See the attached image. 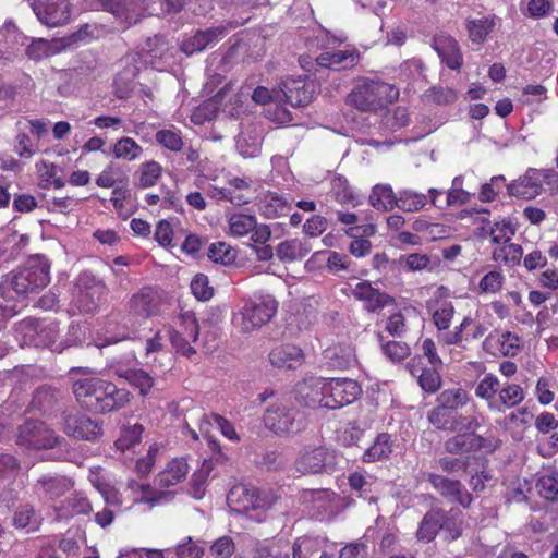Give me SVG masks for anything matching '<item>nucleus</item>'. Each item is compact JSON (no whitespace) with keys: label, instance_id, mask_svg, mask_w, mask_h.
<instances>
[{"label":"nucleus","instance_id":"423d86ee","mask_svg":"<svg viewBox=\"0 0 558 558\" xmlns=\"http://www.w3.org/2000/svg\"><path fill=\"white\" fill-rule=\"evenodd\" d=\"M544 186L558 192V172L554 169L529 168L523 175L507 185L509 195L521 199H533L541 195Z\"/></svg>","mask_w":558,"mask_h":558},{"label":"nucleus","instance_id":"f8f14e48","mask_svg":"<svg viewBox=\"0 0 558 558\" xmlns=\"http://www.w3.org/2000/svg\"><path fill=\"white\" fill-rule=\"evenodd\" d=\"M335 458L325 446H305L298 452L294 466L302 475L328 473L333 470Z\"/></svg>","mask_w":558,"mask_h":558},{"label":"nucleus","instance_id":"4c0bfd02","mask_svg":"<svg viewBox=\"0 0 558 558\" xmlns=\"http://www.w3.org/2000/svg\"><path fill=\"white\" fill-rule=\"evenodd\" d=\"M257 206L260 215L267 219L286 216L291 209L290 203L283 196L272 192L267 193Z\"/></svg>","mask_w":558,"mask_h":558},{"label":"nucleus","instance_id":"bf43d9fd","mask_svg":"<svg viewBox=\"0 0 558 558\" xmlns=\"http://www.w3.org/2000/svg\"><path fill=\"white\" fill-rule=\"evenodd\" d=\"M329 366L337 369H348L355 362V354L350 345H338L328 351Z\"/></svg>","mask_w":558,"mask_h":558},{"label":"nucleus","instance_id":"680f3d73","mask_svg":"<svg viewBox=\"0 0 558 558\" xmlns=\"http://www.w3.org/2000/svg\"><path fill=\"white\" fill-rule=\"evenodd\" d=\"M378 340L384 355L391 362L399 363L410 356L411 350L405 342L395 340L384 342L381 335H378Z\"/></svg>","mask_w":558,"mask_h":558},{"label":"nucleus","instance_id":"69168bd1","mask_svg":"<svg viewBox=\"0 0 558 558\" xmlns=\"http://www.w3.org/2000/svg\"><path fill=\"white\" fill-rule=\"evenodd\" d=\"M36 167L40 174L41 186L44 189L52 186L59 190L64 187L65 182L62 178L57 175L58 169L54 163L41 160L36 165Z\"/></svg>","mask_w":558,"mask_h":558},{"label":"nucleus","instance_id":"c756f323","mask_svg":"<svg viewBox=\"0 0 558 558\" xmlns=\"http://www.w3.org/2000/svg\"><path fill=\"white\" fill-rule=\"evenodd\" d=\"M442 508L435 507L428 510L418 522L415 538L420 543H432L441 531Z\"/></svg>","mask_w":558,"mask_h":558},{"label":"nucleus","instance_id":"f3484780","mask_svg":"<svg viewBox=\"0 0 558 558\" xmlns=\"http://www.w3.org/2000/svg\"><path fill=\"white\" fill-rule=\"evenodd\" d=\"M31 5L40 23L50 28L62 26L71 19L69 0H33Z\"/></svg>","mask_w":558,"mask_h":558},{"label":"nucleus","instance_id":"b1692460","mask_svg":"<svg viewBox=\"0 0 558 558\" xmlns=\"http://www.w3.org/2000/svg\"><path fill=\"white\" fill-rule=\"evenodd\" d=\"M445 450L450 454L476 452L482 449L493 450L492 444L483 436L472 433L457 434L445 441Z\"/></svg>","mask_w":558,"mask_h":558},{"label":"nucleus","instance_id":"13d9d810","mask_svg":"<svg viewBox=\"0 0 558 558\" xmlns=\"http://www.w3.org/2000/svg\"><path fill=\"white\" fill-rule=\"evenodd\" d=\"M126 181L121 167L114 162H109L96 178L97 186L102 189H111L119 183H126Z\"/></svg>","mask_w":558,"mask_h":558},{"label":"nucleus","instance_id":"473e14b6","mask_svg":"<svg viewBox=\"0 0 558 558\" xmlns=\"http://www.w3.org/2000/svg\"><path fill=\"white\" fill-rule=\"evenodd\" d=\"M434 48L441 61L451 70H460L463 57L458 41L452 37H441L435 40Z\"/></svg>","mask_w":558,"mask_h":558},{"label":"nucleus","instance_id":"f704fd0d","mask_svg":"<svg viewBox=\"0 0 558 558\" xmlns=\"http://www.w3.org/2000/svg\"><path fill=\"white\" fill-rule=\"evenodd\" d=\"M59 519H69L75 515H87L93 511V506L86 496L76 493L60 506H54Z\"/></svg>","mask_w":558,"mask_h":558},{"label":"nucleus","instance_id":"2f4dec72","mask_svg":"<svg viewBox=\"0 0 558 558\" xmlns=\"http://www.w3.org/2000/svg\"><path fill=\"white\" fill-rule=\"evenodd\" d=\"M94 2L104 11L112 13L129 23L133 19L136 21L135 17L140 15V11L143 9L142 0H94Z\"/></svg>","mask_w":558,"mask_h":558},{"label":"nucleus","instance_id":"6ab92c4d","mask_svg":"<svg viewBox=\"0 0 558 558\" xmlns=\"http://www.w3.org/2000/svg\"><path fill=\"white\" fill-rule=\"evenodd\" d=\"M327 378L308 377L294 386V397L298 403L305 408H325Z\"/></svg>","mask_w":558,"mask_h":558},{"label":"nucleus","instance_id":"864d4df0","mask_svg":"<svg viewBox=\"0 0 558 558\" xmlns=\"http://www.w3.org/2000/svg\"><path fill=\"white\" fill-rule=\"evenodd\" d=\"M517 232V227L509 218L495 221L488 230L490 243L493 245L510 242Z\"/></svg>","mask_w":558,"mask_h":558},{"label":"nucleus","instance_id":"1a4fd4ad","mask_svg":"<svg viewBox=\"0 0 558 558\" xmlns=\"http://www.w3.org/2000/svg\"><path fill=\"white\" fill-rule=\"evenodd\" d=\"M278 496L271 488H257L254 486H235L228 497V504L236 512L247 513L252 510H266L271 508Z\"/></svg>","mask_w":558,"mask_h":558},{"label":"nucleus","instance_id":"a18cd8bd","mask_svg":"<svg viewBox=\"0 0 558 558\" xmlns=\"http://www.w3.org/2000/svg\"><path fill=\"white\" fill-rule=\"evenodd\" d=\"M143 147L132 137L118 138L111 147V154L116 159L134 161L142 157Z\"/></svg>","mask_w":558,"mask_h":558},{"label":"nucleus","instance_id":"4468645a","mask_svg":"<svg viewBox=\"0 0 558 558\" xmlns=\"http://www.w3.org/2000/svg\"><path fill=\"white\" fill-rule=\"evenodd\" d=\"M24 343L36 348H52L59 338V323L29 318L20 324Z\"/></svg>","mask_w":558,"mask_h":558},{"label":"nucleus","instance_id":"79ce46f5","mask_svg":"<svg viewBox=\"0 0 558 558\" xmlns=\"http://www.w3.org/2000/svg\"><path fill=\"white\" fill-rule=\"evenodd\" d=\"M398 194L389 184H376L369 194V204L377 210L390 211L397 207Z\"/></svg>","mask_w":558,"mask_h":558},{"label":"nucleus","instance_id":"a211bd4d","mask_svg":"<svg viewBox=\"0 0 558 558\" xmlns=\"http://www.w3.org/2000/svg\"><path fill=\"white\" fill-rule=\"evenodd\" d=\"M488 327L470 315L464 316L461 323L454 327L453 331L445 332L439 336V341L446 345H457L465 348L464 342L470 343L485 336Z\"/></svg>","mask_w":558,"mask_h":558},{"label":"nucleus","instance_id":"9d476101","mask_svg":"<svg viewBox=\"0 0 558 558\" xmlns=\"http://www.w3.org/2000/svg\"><path fill=\"white\" fill-rule=\"evenodd\" d=\"M59 441L60 437L43 421L27 420L17 428L16 444L26 449H51Z\"/></svg>","mask_w":558,"mask_h":558},{"label":"nucleus","instance_id":"774afa93","mask_svg":"<svg viewBox=\"0 0 558 558\" xmlns=\"http://www.w3.org/2000/svg\"><path fill=\"white\" fill-rule=\"evenodd\" d=\"M207 256L211 262L227 266L234 263L236 254L228 243L216 242L209 246Z\"/></svg>","mask_w":558,"mask_h":558},{"label":"nucleus","instance_id":"4be33fe9","mask_svg":"<svg viewBox=\"0 0 558 558\" xmlns=\"http://www.w3.org/2000/svg\"><path fill=\"white\" fill-rule=\"evenodd\" d=\"M427 421L436 429L446 432H456L460 424H463L468 430H476L481 426L475 416L464 417L445 409L438 403L428 412Z\"/></svg>","mask_w":558,"mask_h":558},{"label":"nucleus","instance_id":"9b49d317","mask_svg":"<svg viewBox=\"0 0 558 558\" xmlns=\"http://www.w3.org/2000/svg\"><path fill=\"white\" fill-rule=\"evenodd\" d=\"M62 430L73 439L95 442L102 436V423L70 409L62 413Z\"/></svg>","mask_w":558,"mask_h":558},{"label":"nucleus","instance_id":"c85d7f7f","mask_svg":"<svg viewBox=\"0 0 558 558\" xmlns=\"http://www.w3.org/2000/svg\"><path fill=\"white\" fill-rule=\"evenodd\" d=\"M484 348L487 351L494 349V354L513 357L519 353L520 338L510 331H494L485 338Z\"/></svg>","mask_w":558,"mask_h":558},{"label":"nucleus","instance_id":"bb28decb","mask_svg":"<svg viewBox=\"0 0 558 558\" xmlns=\"http://www.w3.org/2000/svg\"><path fill=\"white\" fill-rule=\"evenodd\" d=\"M60 401L59 390L50 386H40L33 395L29 410L45 416H51L60 410Z\"/></svg>","mask_w":558,"mask_h":558},{"label":"nucleus","instance_id":"6e6d98bb","mask_svg":"<svg viewBox=\"0 0 558 558\" xmlns=\"http://www.w3.org/2000/svg\"><path fill=\"white\" fill-rule=\"evenodd\" d=\"M331 193L339 204H357V196L352 190L348 179L343 175H337L331 180Z\"/></svg>","mask_w":558,"mask_h":558},{"label":"nucleus","instance_id":"a878e982","mask_svg":"<svg viewBox=\"0 0 558 558\" xmlns=\"http://www.w3.org/2000/svg\"><path fill=\"white\" fill-rule=\"evenodd\" d=\"M72 487L73 482L63 475H43L34 485L36 494L51 501L64 496Z\"/></svg>","mask_w":558,"mask_h":558},{"label":"nucleus","instance_id":"de8ad7c7","mask_svg":"<svg viewBox=\"0 0 558 558\" xmlns=\"http://www.w3.org/2000/svg\"><path fill=\"white\" fill-rule=\"evenodd\" d=\"M471 401V397L463 388H450L442 390L436 398V403L453 413Z\"/></svg>","mask_w":558,"mask_h":558},{"label":"nucleus","instance_id":"5701e85b","mask_svg":"<svg viewBox=\"0 0 558 558\" xmlns=\"http://www.w3.org/2000/svg\"><path fill=\"white\" fill-rule=\"evenodd\" d=\"M317 84L305 77H288L282 82V93L288 104L293 107L307 106L316 94Z\"/></svg>","mask_w":558,"mask_h":558},{"label":"nucleus","instance_id":"3c124183","mask_svg":"<svg viewBox=\"0 0 558 558\" xmlns=\"http://www.w3.org/2000/svg\"><path fill=\"white\" fill-rule=\"evenodd\" d=\"M500 385L501 384L498 377L492 373H488L482 379H480L475 386V396L478 399L486 401L489 411L490 403H494L497 398Z\"/></svg>","mask_w":558,"mask_h":558},{"label":"nucleus","instance_id":"58836bf2","mask_svg":"<svg viewBox=\"0 0 558 558\" xmlns=\"http://www.w3.org/2000/svg\"><path fill=\"white\" fill-rule=\"evenodd\" d=\"M522 257V246L511 241L505 244L494 245L492 250V260L509 268L520 265Z\"/></svg>","mask_w":558,"mask_h":558},{"label":"nucleus","instance_id":"37998d69","mask_svg":"<svg viewBox=\"0 0 558 558\" xmlns=\"http://www.w3.org/2000/svg\"><path fill=\"white\" fill-rule=\"evenodd\" d=\"M442 520L441 531L445 533V539L448 542H454L460 538L464 530L463 514L459 509L451 508L446 511L442 508Z\"/></svg>","mask_w":558,"mask_h":558},{"label":"nucleus","instance_id":"8fccbe9b","mask_svg":"<svg viewBox=\"0 0 558 558\" xmlns=\"http://www.w3.org/2000/svg\"><path fill=\"white\" fill-rule=\"evenodd\" d=\"M531 418L532 414L527 408L523 407L511 411L496 423L501 429L513 433L517 429H525L530 425Z\"/></svg>","mask_w":558,"mask_h":558},{"label":"nucleus","instance_id":"ea45409f","mask_svg":"<svg viewBox=\"0 0 558 558\" xmlns=\"http://www.w3.org/2000/svg\"><path fill=\"white\" fill-rule=\"evenodd\" d=\"M497 17L487 15L480 19L468 20L465 28L473 44H483L496 26Z\"/></svg>","mask_w":558,"mask_h":558},{"label":"nucleus","instance_id":"f257e3e1","mask_svg":"<svg viewBox=\"0 0 558 558\" xmlns=\"http://www.w3.org/2000/svg\"><path fill=\"white\" fill-rule=\"evenodd\" d=\"M72 390L80 407L94 414L119 411L131 400L129 390L96 376L75 380Z\"/></svg>","mask_w":558,"mask_h":558},{"label":"nucleus","instance_id":"f03ea898","mask_svg":"<svg viewBox=\"0 0 558 558\" xmlns=\"http://www.w3.org/2000/svg\"><path fill=\"white\" fill-rule=\"evenodd\" d=\"M399 98V88L381 80L361 77L347 96V104L361 112L377 113Z\"/></svg>","mask_w":558,"mask_h":558},{"label":"nucleus","instance_id":"09e8293b","mask_svg":"<svg viewBox=\"0 0 558 558\" xmlns=\"http://www.w3.org/2000/svg\"><path fill=\"white\" fill-rule=\"evenodd\" d=\"M427 204V195L410 189L398 192L397 208L405 213H415Z\"/></svg>","mask_w":558,"mask_h":558},{"label":"nucleus","instance_id":"a19ab883","mask_svg":"<svg viewBox=\"0 0 558 558\" xmlns=\"http://www.w3.org/2000/svg\"><path fill=\"white\" fill-rule=\"evenodd\" d=\"M116 375L128 381L133 388L138 389L142 396L148 395L155 385L154 377L142 368L121 369L117 371Z\"/></svg>","mask_w":558,"mask_h":558},{"label":"nucleus","instance_id":"6e6552de","mask_svg":"<svg viewBox=\"0 0 558 558\" xmlns=\"http://www.w3.org/2000/svg\"><path fill=\"white\" fill-rule=\"evenodd\" d=\"M108 293L105 282L92 272H82L76 281L72 306L83 314L96 313Z\"/></svg>","mask_w":558,"mask_h":558},{"label":"nucleus","instance_id":"c03bdc74","mask_svg":"<svg viewBox=\"0 0 558 558\" xmlns=\"http://www.w3.org/2000/svg\"><path fill=\"white\" fill-rule=\"evenodd\" d=\"M310 251L311 247L306 243L299 239H291L278 244L276 255L281 262L291 263L304 258Z\"/></svg>","mask_w":558,"mask_h":558},{"label":"nucleus","instance_id":"ddd939ff","mask_svg":"<svg viewBox=\"0 0 558 558\" xmlns=\"http://www.w3.org/2000/svg\"><path fill=\"white\" fill-rule=\"evenodd\" d=\"M450 295L451 293L448 287L439 286L425 303L426 311L439 332L438 337L445 332H449L448 329L456 313Z\"/></svg>","mask_w":558,"mask_h":558},{"label":"nucleus","instance_id":"20e7f679","mask_svg":"<svg viewBox=\"0 0 558 558\" xmlns=\"http://www.w3.org/2000/svg\"><path fill=\"white\" fill-rule=\"evenodd\" d=\"M50 282V264L43 255L28 258L26 265L12 272L4 284L16 294H27L45 288Z\"/></svg>","mask_w":558,"mask_h":558},{"label":"nucleus","instance_id":"0e129e2a","mask_svg":"<svg viewBox=\"0 0 558 558\" xmlns=\"http://www.w3.org/2000/svg\"><path fill=\"white\" fill-rule=\"evenodd\" d=\"M20 471L19 460L9 453H0V487L12 484Z\"/></svg>","mask_w":558,"mask_h":558},{"label":"nucleus","instance_id":"052dcab7","mask_svg":"<svg viewBox=\"0 0 558 558\" xmlns=\"http://www.w3.org/2000/svg\"><path fill=\"white\" fill-rule=\"evenodd\" d=\"M413 230L424 235L427 241H436L448 236L449 230L444 223L429 222L424 219H416L412 226Z\"/></svg>","mask_w":558,"mask_h":558},{"label":"nucleus","instance_id":"e433bc0d","mask_svg":"<svg viewBox=\"0 0 558 558\" xmlns=\"http://www.w3.org/2000/svg\"><path fill=\"white\" fill-rule=\"evenodd\" d=\"M189 472V465L184 458L171 460L166 469L157 476V483L162 488H169L183 482Z\"/></svg>","mask_w":558,"mask_h":558},{"label":"nucleus","instance_id":"7c9ffc66","mask_svg":"<svg viewBox=\"0 0 558 558\" xmlns=\"http://www.w3.org/2000/svg\"><path fill=\"white\" fill-rule=\"evenodd\" d=\"M269 361L275 367L295 369L304 363V353L296 345L283 344L270 351Z\"/></svg>","mask_w":558,"mask_h":558},{"label":"nucleus","instance_id":"49530a36","mask_svg":"<svg viewBox=\"0 0 558 558\" xmlns=\"http://www.w3.org/2000/svg\"><path fill=\"white\" fill-rule=\"evenodd\" d=\"M12 525L19 530L37 531L41 525V518L32 505H21L13 513Z\"/></svg>","mask_w":558,"mask_h":558},{"label":"nucleus","instance_id":"7ed1b4c3","mask_svg":"<svg viewBox=\"0 0 558 558\" xmlns=\"http://www.w3.org/2000/svg\"><path fill=\"white\" fill-rule=\"evenodd\" d=\"M277 311L278 302L272 295H255L244 301L234 314L233 324L241 332L248 333L268 324Z\"/></svg>","mask_w":558,"mask_h":558},{"label":"nucleus","instance_id":"412c9836","mask_svg":"<svg viewBox=\"0 0 558 558\" xmlns=\"http://www.w3.org/2000/svg\"><path fill=\"white\" fill-rule=\"evenodd\" d=\"M351 293L355 300L363 303L364 310L368 313H377L396 303L393 296L375 288L368 280L357 282Z\"/></svg>","mask_w":558,"mask_h":558},{"label":"nucleus","instance_id":"39448f33","mask_svg":"<svg viewBox=\"0 0 558 558\" xmlns=\"http://www.w3.org/2000/svg\"><path fill=\"white\" fill-rule=\"evenodd\" d=\"M168 304L167 293L157 286H144L128 300V316L135 322H146L160 316Z\"/></svg>","mask_w":558,"mask_h":558},{"label":"nucleus","instance_id":"aec40b11","mask_svg":"<svg viewBox=\"0 0 558 558\" xmlns=\"http://www.w3.org/2000/svg\"><path fill=\"white\" fill-rule=\"evenodd\" d=\"M427 481L432 487L445 499L469 508L473 501L472 495L464 488L459 480H452L440 474L429 473Z\"/></svg>","mask_w":558,"mask_h":558},{"label":"nucleus","instance_id":"338daca9","mask_svg":"<svg viewBox=\"0 0 558 558\" xmlns=\"http://www.w3.org/2000/svg\"><path fill=\"white\" fill-rule=\"evenodd\" d=\"M23 121H17V134L15 136L14 151L21 157L25 159H29L34 156L36 151V147L33 144L31 137L25 132L26 125H23Z\"/></svg>","mask_w":558,"mask_h":558},{"label":"nucleus","instance_id":"4d7b16f0","mask_svg":"<svg viewBox=\"0 0 558 558\" xmlns=\"http://www.w3.org/2000/svg\"><path fill=\"white\" fill-rule=\"evenodd\" d=\"M320 550L318 538L303 535L292 544V558H315Z\"/></svg>","mask_w":558,"mask_h":558},{"label":"nucleus","instance_id":"cd10ccee","mask_svg":"<svg viewBox=\"0 0 558 558\" xmlns=\"http://www.w3.org/2000/svg\"><path fill=\"white\" fill-rule=\"evenodd\" d=\"M525 399L523 387L514 383H505L500 385L498 395L494 403H490V412L505 413L507 410L514 409Z\"/></svg>","mask_w":558,"mask_h":558},{"label":"nucleus","instance_id":"c9c22d12","mask_svg":"<svg viewBox=\"0 0 558 558\" xmlns=\"http://www.w3.org/2000/svg\"><path fill=\"white\" fill-rule=\"evenodd\" d=\"M442 366H433L422 368L418 364H412V376L417 379L418 386L427 393H435L442 384L441 372Z\"/></svg>","mask_w":558,"mask_h":558},{"label":"nucleus","instance_id":"2eb2a0df","mask_svg":"<svg viewBox=\"0 0 558 558\" xmlns=\"http://www.w3.org/2000/svg\"><path fill=\"white\" fill-rule=\"evenodd\" d=\"M229 233L233 238H243L251 234V240L256 244H265L271 236L269 226L257 223L254 215L233 213L228 218Z\"/></svg>","mask_w":558,"mask_h":558},{"label":"nucleus","instance_id":"e2e57ef3","mask_svg":"<svg viewBox=\"0 0 558 558\" xmlns=\"http://www.w3.org/2000/svg\"><path fill=\"white\" fill-rule=\"evenodd\" d=\"M535 487L539 497L550 502H558V473L542 475Z\"/></svg>","mask_w":558,"mask_h":558},{"label":"nucleus","instance_id":"0eeeda50","mask_svg":"<svg viewBox=\"0 0 558 558\" xmlns=\"http://www.w3.org/2000/svg\"><path fill=\"white\" fill-rule=\"evenodd\" d=\"M265 427L279 436L296 435L306 428L305 414L292 404L276 403L264 414Z\"/></svg>","mask_w":558,"mask_h":558},{"label":"nucleus","instance_id":"dca6fc26","mask_svg":"<svg viewBox=\"0 0 558 558\" xmlns=\"http://www.w3.org/2000/svg\"><path fill=\"white\" fill-rule=\"evenodd\" d=\"M362 393L361 386L350 378H327L325 409H339L354 402Z\"/></svg>","mask_w":558,"mask_h":558},{"label":"nucleus","instance_id":"603ef678","mask_svg":"<svg viewBox=\"0 0 558 558\" xmlns=\"http://www.w3.org/2000/svg\"><path fill=\"white\" fill-rule=\"evenodd\" d=\"M155 140L162 148L172 153H179L184 147L182 132L174 125L157 131L155 134Z\"/></svg>","mask_w":558,"mask_h":558},{"label":"nucleus","instance_id":"393cba45","mask_svg":"<svg viewBox=\"0 0 558 558\" xmlns=\"http://www.w3.org/2000/svg\"><path fill=\"white\" fill-rule=\"evenodd\" d=\"M361 60V53L356 49L333 50L322 52L316 58V64L320 68L336 71L353 69Z\"/></svg>","mask_w":558,"mask_h":558},{"label":"nucleus","instance_id":"72a5a7b5","mask_svg":"<svg viewBox=\"0 0 558 558\" xmlns=\"http://www.w3.org/2000/svg\"><path fill=\"white\" fill-rule=\"evenodd\" d=\"M393 451V439L389 433H379L372 445L364 451L362 461L374 463L389 459Z\"/></svg>","mask_w":558,"mask_h":558},{"label":"nucleus","instance_id":"5fc2aeb1","mask_svg":"<svg viewBox=\"0 0 558 558\" xmlns=\"http://www.w3.org/2000/svg\"><path fill=\"white\" fill-rule=\"evenodd\" d=\"M162 167L156 160H149L141 163L138 168L137 186L141 189H148L155 186L161 178Z\"/></svg>","mask_w":558,"mask_h":558}]
</instances>
